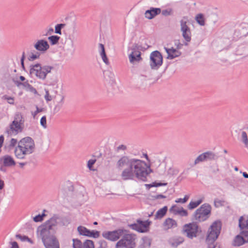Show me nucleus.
I'll return each instance as SVG.
<instances>
[{"instance_id": "obj_1", "label": "nucleus", "mask_w": 248, "mask_h": 248, "mask_svg": "<svg viewBox=\"0 0 248 248\" xmlns=\"http://www.w3.org/2000/svg\"><path fill=\"white\" fill-rule=\"evenodd\" d=\"M116 167L122 170L121 177L124 180H134L137 178L142 182L147 181V177L152 172V169L142 160L130 158L124 155L116 163Z\"/></svg>"}, {"instance_id": "obj_2", "label": "nucleus", "mask_w": 248, "mask_h": 248, "mask_svg": "<svg viewBox=\"0 0 248 248\" xmlns=\"http://www.w3.org/2000/svg\"><path fill=\"white\" fill-rule=\"evenodd\" d=\"M51 225L44 223L38 229L39 236L46 248H60L59 242L55 234L56 229L54 226L56 224L55 219L50 220Z\"/></svg>"}, {"instance_id": "obj_3", "label": "nucleus", "mask_w": 248, "mask_h": 248, "mask_svg": "<svg viewBox=\"0 0 248 248\" xmlns=\"http://www.w3.org/2000/svg\"><path fill=\"white\" fill-rule=\"evenodd\" d=\"M54 67L48 65H42L40 63H36L30 66V75L31 77L44 80L46 79L47 75L50 73Z\"/></svg>"}, {"instance_id": "obj_4", "label": "nucleus", "mask_w": 248, "mask_h": 248, "mask_svg": "<svg viewBox=\"0 0 248 248\" xmlns=\"http://www.w3.org/2000/svg\"><path fill=\"white\" fill-rule=\"evenodd\" d=\"M24 118L20 112L15 114L14 121L6 129V132L10 136L16 135L22 132L24 129Z\"/></svg>"}, {"instance_id": "obj_5", "label": "nucleus", "mask_w": 248, "mask_h": 248, "mask_svg": "<svg viewBox=\"0 0 248 248\" xmlns=\"http://www.w3.org/2000/svg\"><path fill=\"white\" fill-rule=\"evenodd\" d=\"M211 209V206L208 203L202 204L194 212L193 215V219L195 220L196 222L205 221L209 217Z\"/></svg>"}, {"instance_id": "obj_6", "label": "nucleus", "mask_w": 248, "mask_h": 248, "mask_svg": "<svg viewBox=\"0 0 248 248\" xmlns=\"http://www.w3.org/2000/svg\"><path fill=\"white\" fill-rule=\"evenodd\" d=\"M221 229V222L220 221H215L210 226L208 229L206 237V242L208 245L213 244L218 237Z\"/></svg>"}, {"instance_id": "obj_7", "label": "nucleus", "mask_w": 248, "mask_h": 248, "mask_svg": "<svg viewBox=\"0 0 248 248\" xmlns=\"http://www.w3.org/2000/svg\"><path fill=\"white\" fill-rule=\"evenodd\" d=\"M115 245V248H134L135 247L136 235L124 232Z\"/></svg>"}, {"instance_id": "obj_8", "label": "nucleus", "mask_w": 248, "mask_h": 248, "mask_svg": "<svg viewBox=\"0 0 248 248\" xmlns=\"http://www.w3.org/2000/svg\"><path fill=\"white\" fill-rule=\"evenodd\" d=\"M188 23H189V18L187 16H183L180 21V31L186 41L184 43L185 46H187L188 43L191 40V32L190 28L187 25Z\"/></svg>"}, {"instance_id": "obj_9", "label": "nucleus", "mask_w": 248, "mask_h": 248, "mask_svg": "<svg viewBox=\"0 0 248 248\" xmlns=\"http://www.w3.org/2000/svg\"><path fill=\"white\" fill-rule=\"evenodd\" d=\"M163 56L158 50L153 51L150 56V66L152 69L157 70L162 65Z\"/></svg>"}, {"instance_id": "obj_10", "label": "nucleus", "mask_w": 248, "mask_h": 248, "mask_svg": "<svg viewBox=\"0 0 248 248\" xmlns=\"http://www.w3.org/2000/svg\"><path fill=\"white\" fill-rule=\"evenodd\" d=\"M127 230L123 229H119L113 231H105L102 232V236L109 241H116L124 234L126 232Z\"/></svg>"}, {"instance_id": "obj_11", "label": "nucleus", "mask_w": 248, "mask_h": 248, "mask_svg": "<svg viewBox=\"0 0 248 248\" xmlns=\"http://www.w3.org/2000/svg\"><path fill=\"white\" fill-rule=\"evenodd\" d=\"M151 221L146 220L143 221L140 219L137 220L136 223L129 224L128 226L132 229L140 232H145L147 231V228L149 227Z\"/></svg>"}, {"instance_id": "obj_12", "label": "nucleus", "mask_w": 248, "mask_h": 248, "mask_svg": "<svg viewBox=\"0 0 248 248\" xmlns=\"http://www.w3.org/2000/svg\"><path fill=\"white\" fill-rule=\"evenodd\" d=\"M151 221L146 220L143 221L140 219L137 220L136 223L129 224L128 226L132 229L140 232H145L147 231V228L149 227Z\"/></svg>"}, {"instance_id": "obj_13", "label": "nucleus", "mask_w": 248, "mask_h": 248, "mask_svg": "<svg viewBox=\"0 0 248 248\" xmlns=\"http://www.w3.org/2000/svg\"><path fill=\"white\" fill-rule=\"evenodd\" d=\"M132 53L129 55V61L131 63H134L135 62H139L142 60L141 53L139 50L141 49V46L138 44H134L131 48Z\"/></svg>"}, {"instance_id": "obj_14", "label": "nucleus", "mask_w": 248, "mask_h": 248, "mask_svg": "<svg viewBox=\"0 0 248 248\" xmlns=\"http://www.w3.org/2000/svg\"><path fill=\"white\" fill-rule=\"evenodd\" d=\"M34 151H31V150L23 147L22 145L21 146H16L14 150L16 157L19 159H25L27 155H30Z\"/></svg>"}, {"instance_id": "obj_15", "label": "nucleus", "mask_w": 248, "mask_h": 248, "mask_svg": "<svg viewBox=\"0 0 248 248\" xmlns=\"http://www.w3.org/2000/svg\"><path fill=\"white\" fill-rule=\"evenodd\" d=\"M198 229V226L196 223H189L184 225L183 230L188 238H192L197 236Z\"/></svg>"}, {"instance_id": "obj_16", "label": "nucleus", "mask_w": 248, "mask_h": 248, "mask_svg": "<svg viewBox=\"0 0 248 248\" xmlns=\"http://www.w3.org/2000/svg\"><path fill=\"white\" fill-rule=\"evenodd\" d=\"M55 219L56 224L54 226V228L56 229L57 224H60L62 226H67L70 223V219L67 217H61L57 215H54L49 220H47L45 223L51 225L50 220L52 219Z\"/></svg>"}, {"instance_id": "obj_17", "label": "nucleus", "mask_w": 248, "mask_h": 248, "mask_svg": "<svg viewBox=\"0 0 248 248\" xmlns=\"http://www.w3.org/2000/svg\"><path fill=\"white\" fill-rule=\"evenodd\" d=\"M22 145L23 147L31 150V151H34L35 143L34 140L30 137L24 138L18 141L17 146H21Z\"/></svg>"}, {"instance_id": "obj_18", "label": "nucleus", "mask_w": 248, "mask_h": 248, "mask_svg": "<svg viewBox=\"0 0 248 248\" xmlns=\"http://www.w3.org/2000/svg\"><path fill=\"white\" fill-rule=\"evenodd\" d=\"M34 47L37 50L44 52L49 49V45L46 41L41 39L36 42Z\"/></svg>"}, {"instance_id": "obj_19", "label": "nucleus", "mask_w": 248, "mask_h": 248, "mask_svg": "<svg viewBox=\"0 0 248 248\" xmlns=\"http://www.w3.org/2000/svg\"><path fill=\"white\" fill-rule=\"evenodd\" d=\"M164 49L167 52L168 56L167 59L169 60H172L176 57L180 56L182 53L178 51L177 49L171 47L168 48L164 47Z\"/></svg>"}, {"instance_id": "obj_20", "label": "nucleus", "mask_w": 248, "mask_h": 248, "mask_svg": "<svg viewBox=\"0 0 248 248\" xmlns=\"http://www.w3.org/2000/svg\"><path fill=\"white\" fill-rule=\"evenodd\" d=\"M161 10L159 8L151 7L145 12V16L146 18L151 19L154 18L156 16L161 13Z\"/></svg>"}, {"instance_id": "obj_21", "label": "nucleus", "mask_w": 248, "mask_h": 248, "mask_svg": "<svg viewBox=\"0 0 248 248\" xmlns=\"http://www.w3.org/2000/svg\"><path fill=\"white\" fill-rule=\"evenodd\" d=\"M3 160V164L5 167H11L16 165L13 158L9 155H5L0 158Z\"/></svg>"}, {"instance_id": "obj_22", "label": "nucleus", "mask_w": 248, "mask_h": 248, "mask_svg": "<svg viewBox=\"0 0 248 248\" xmlns=\"http://www.w3.org/2000/svg\"><path fill=\"white\" fill-rule=\"evenodd\" d=\"M203 153L205 158V161L217 160L218 158V156L217 154L211 151H207Z\"/></svg>"}, {"instance_id": "obj_23", "label": "nucleus", "mask_w": 248, "mask_h": 248, "mask_svg": "<svg viewBox=\"0 0 248 248\" xmlns=\"http://www.w3.org/2000/svg\"><path fill=\"white\" fill-rule=\"evenodd\" d=\"M176 221L170 218H167L163 223V226L166 228V229H169L172 228L177 227Z\"/></svg>"}, {"instance_id": "obj_24", "label": "nucleus", "mask_w": 248, "mask_h": 248, "mask_svg": "<svg viewBox=\"0 0 248 248\" xmlns=\"http://www.w3.org/2000/svg\"><path fill=\"white\" fill-rule=\"evenodd\" d=\"M175 206H173L170 209V211L172 212L175 215H179L182 217H186L188 215V213L186 210H185L183 207L180 209H174Z\"/></svg>"}, {"instance_id": "obj_25", "label": "nucleus", "mask_w": 248, "mask_h": 248, "mask_svg": "<svg viewBox=\"0 0 248 248\" xmlns=\"http://www.w3.org/2000/svg\"><path fill=\"white\" fill-rule=\"evenodd\" d=\"M184 241V239L183 237H176L170 239L169 241V243L172 247L176 248L178 245L182 244Z\"/></svg>"}, {"instance_id": "obj_26", "label": "nucleus", "mask_w": 248, "mask_h": 248, "mask_svg": "<svg viewBox=\"0 0 248 248\" xmlns=\"http://www.w3.org/2000/svg\"><path fill=\"white\" fill-rule=\"evenodd\" d=\"M167 210L168 207L166 206L158 210L155 215V219L162 218L166 214Z\"/></svg>"}, {"instance_id": "obj_27", "label": "nucleus", "mask_w": 248, "mask_h": 248, "mask_svg": "<svg viewBox=\"0 0 248 248\" xmlns=\"http://www.w3.org/2000/svg\"><path fill=\"white\" fill-rule=\"evenodd\" d=\"M246 243L244 238L241 235H237L233 240V245L234 246H240Z\"/></svg>"}, {"instance_id": "obj_28", "label": "nucleus", "mask_w": 248, "mask_h": 248, "mask_svg": "<svg viewBox=\"0 0 248 248\" xmlns=\"http://www.w3.org/2000/svg\"><path fill=\"white\" fill-rule=\"evenodd\" d=\"M77 230L80 235L88 237L91 231L90 230L82 226H78L77 228Z\"/></svg>"}, {"instance_id": "obj_29", "label": "nucleus", "mask_w": 248, "mask_h": 248, "mask_svg": "<svg viewBox=\"0 0 248 248\" xmlns=\"http://www.w3.org/2000/svg\"><path fill=\"white\" fill-rule=\"evenodd\" d=\"M195 19L199 25L201 26H204L205 25L204 18L203 14H198L195 17Z\"/></svg>"}, {"instance_id": "obj_30", "label": "nucleus", "mask_w": 248, "mask_h": 248, "mask_svg": "<svg viewBox=\"0 0 248 248\" xmlns=\"http://www.w3.org/2000/svg\"><path fill=\"white\" fill-rule=\"evenodd\" d=\"M202 202V200H199L196 202H191L188 205V208L190 210L196 208Z\"/></svg>"}, {"instance_id": "obj_31", "label": "nucleus", "mask_w": 248, "mask_h": 248, "mask_svg": "<svg viewBox=\"0 0 248 248\" xmlns=\"http://www.w3.org/2000/svg\"><path fill=\"white\" fill-rule=\"evenodd\" d=\"M239 226L241 230H243L245 228L248 229V221L246 220L244 222V218L243 217H240L239 219Z\"/></svg>"}, {"instance_id": "obj_32", "label": "nucleus", "mask_w": 248, "mask_h": 248, "mask_svg": "<svg viewBox=\"0 0 248 248\" xmlns=\"http://www.w3.org/2000/svg\"><path fill=\"white\" fill-rule=\"evenodd\" d=\"M60 39V37L57 35H52L48 37V39L50 42L51 45H54L57 44L59 40Z\"/></svg>"}, {"instance_id": "obj_33", "label": "nucleus", "mask_w": 248, "mask_h": 248, "mask_svg": "<svg viewBox=\"0 0 248 248\" xmlns=\"http://www.w3.org/2000/svg\"><path fill=\"white\" fill-rule=\"evenodd\" d=\"M83 248H94V243L92 240H86L83 243Z\"/></svg>"}, {"instance_id": "obj_34", "label": "nucleus", "mask_w": 248, "mask_h": 248, "mask_svg": "<svg viewBox=\"0 0 248 248\" xmlns=\"http://www.w3.org/2000/svg\"><path fill=\"white\" fill-rule=\"evenodd\" d=\"M143 244L140 246L141 248H149L151 245V240L150 239L145 237L142 239Z\"/></svg>"}, {"instance_id": "obj_35", "label": "nucleus", "mask_w": 248, "mask_h": 248, "mask_svg": "<svg viewBox=\"0 0 248 248\" xmlns=\"http://www.w3.org/2000/svg\"><path fill=\"white\" fill-rule=\"evenodd\" d=\"M73 248H83V244L80 240L78 239H73Z\"/></svg>"}, {"instance_id": "obj_36", "label": "nucleus", "mask_w": 248, "mask_h": 248, "mask_svg": "<svg viewBox=\"0 0 248 248\" xmlns=\"http://www.w3.org/2000/svg\"><path fill=\"white\" fill-rule=\"evenodd\" d=\"M205 158L204 156L203 153L200 155L195 160L194 162V165L195 166L200 162H204Z\"/></svg>"}, {"instance_id": "obj_37", "label": "nucleus", "mask_w": 248, "mask_h": 248, "mask_svg": "<svg viewBox=\"0 0 248 248\" xmlns=\"http://www.w3.org/2000/svg\"><path fill=\"white\" fill-rule=\"evenodd\" d=\"M63 100H64V96H62V99L60 100V101L59 102V103L57 105H56L55 106V107L54 108V111L55 112H58L60 110V109L62 107V106L63 105Z\"/></svg>"}, {"instance_id": "obj_38", "label": "nucleus", "mask_w": 248, "mask_h": 248, "mask_svg": "<svg viewBox=\"0 0 248 248\" xmlns=\"http://www.w3.org/2000/svg\"><path fill=\"white\" fill-rule=\"evenodd\" d=\"M65 26V24H58L56 25L55 32L56 33L62 34L61 30Z\"/></svg>"}, {"instance_id": "obj_39", "label": "nucleus", "mask_w": 248, "mask_h": 248, "mask_svg": "<svg viewBox=\"0 0 248 248\" xmlns=\"http://www.w3.org/2000/svg\"><path fill=\"white\" fill-rule=\"evenodd\" d=\"M104 74L105 75V78H107V77H108L110 81L113 82L114 80V74L112 72L109 71H107L104 73Z\"/></svg>"}, {"instance_id": "obj_40", "label": "nucleus", "mask_w": 248, "mask_h": 248, "mask_svg": "<svg viewBox=\"0 0 248 248\" xmlns=\"http://www.w3.org/2000/svg\"><path fill=\"white\" fill-rule=\"evenodd\" d=\"M2 98L4 100H6L8 103L11 105H14L15 103L14 97L9 96L7 95H4L2 97Z\"/></svg>"}, {"instance_id": "obj_41", "label": "nucleus", "mask_w": 248, "mask_h": 248, "mask_svg": "<svg viewBox=\"0 0 248 248\" xmlns=\"http://www.w3.org/2000/svg\"><path fill=\"white\" fill-rule=\"evenodd\" d=\"M225 201L223 200H220L218 199H216L214 200V205L216 207H219L223 206L224 205Z\"/></svg>"}, {"instance_id": "obj_42", "label": "nucleus", "mask_w": 248, "mask_h": 248, "mask_svg": "<svg viewBox=\"0 0 248 248\" xmlns=\"http://www.w3.org/2000/svg\"><path fill=\"white\" fill-rule=\"evenodd\" d=\"M161 13L163 16H167L172 15L173 14V10L171 8H169L162 10Z\"/></svg>"}, {"instance_id": "obj_43", "label": "nucleus", "mask_w": 248, "mask_h": 248, "mask_svg": "<svg viewBox=\"0 0 248 248\" xmlns=\"http://www.w3.org/2000/svg\"><path fill=\"white\" fill-rule=\"evenodd\" d=\"M100 233L99 231L93 230L91 231L88 237H92L94 238H97L99 237Z\"/></svg>"}, {"instance_id": "obj_44", "label": "nucleus", "mask_w": 248, "mask_h": 248, "mask_svg": "<svg viewBox=\"0 0 248 248\" xmlns=\"http://www.w3.org/2000/svg\"><path fill=\"white\" fill-rule=\"evenodd\" d=\"M45 216H46V215L44 213H43L42 215L39 214L33 217V220L36 222L42 221Z\"/></svg>"}, {"instance_id": "obj_45", "label": "nucleus", "mask_w": 248, "mask_h": 248, "mask_svg": "<svg viewBox=\"0 0 248 248\" xmlns=\"http://www.w3.org/2000/svg\"><path fill=\"white\" fill-rule=\"evenodd\" d=\"M242 140L243 142L247 145L248 144V139L247 137V133L245 131L242 132Z\"/></svg>"}, {"instance_id": "obj_46", "label": "nucleus", "mask_w": 248, "mask_h": 248, "mask_svg": "<svg viewBox=\"0 0 248 248\" xmlns=\"http://www.w3.org/2000/svg\"><path fill=\"white\" fill-rule=\"evenodd\" d=\"M241 235L243 237L246 243L248 242V231H243L241 232Z\"/></svg>"}, {"instance_id": "obj_47", "label": "nucleus", "mask_w": 248, "mask_h": 248, "mask_svg": "<svg viewBox=\"0 0 248 248\" xmlns=\"http://www.w3.org/2000/svg\"><path fill=\"white\" fill-rule=\"evenodd\" d=\"M40 124L44 128H46V116H44L41 118L40 120Z\"/></svg>"}, {"instance_id": "obj_48", "label": "nucleus", "mask_w": 248, "mask_h": 248, "mask_svg": "<svg viewBox=\"0 0 248 248\" xmlns=\"http://www.w3.org/2000/svg\"><path fill=\"white\" fill-rule=\"evenodd\" d=\"M45 99L47 102L50 101L52 99V96L49 94V91L47 89H45Z\"/></svg>"}, {"instance_id": "obj_49", "label": "nucleus", "mask_w": 248, "mask_h": 248, "mask_svg": "<svg viewBox=\"0 0 248 248\" xmlns=\"http://www.w3.org/2000/svg\"><path fill=\"white\" fill-rule=\"evenodd\" d=\"M188 198H189V197L187 195H186L183 199L179 198V199H177L175 201V202H176V203H180V202L185 203L187 201Z\"/></svg>"}, {"instance_id": "obj_50", "label": "nucleus", "mask_w": 248, "mask_h": 248, "mask_svg": "<svg viewBox=\"0 0 248 248\" xmlns=\"http://www.w3.org/2000/svg\"><path fill=\"white\" fill-rule=\"evenodd\" d=\"M39 57V54L38 53L36 54H31L29 57V60L31 61H34Z\"/></svg>"}, {"instance_id": "obj_51", "label": "nucleus", "mask_w": 248, "mask_h": 248, "mask_svg": "<svg viewBox=\"0 0 248 248\" xmlns=\"http://www.w3.org/2000/svg\"><path fill=\"white\" fill-rule=\"evenodd\" d=\"M96 162V159H90L88 161V168L91 170L93 167V166Z\"/></svg>"}, {"instance_id": "obj_52", "label": "nucleus", "mask_w": 248, "mask_h": 248, "mask_svg": "<svg viewBox=\"0 0 248 248\" xmlns=\"http://www.w3.org/2000/svg\"><path fill=\"white\" fill-rule=\"evenodd\" d=\"M17 143V140L12 138L10 141L9 147L10 148L15 147Z\"/></svg>"}, {"instance_id": "obj_53", "label": "nucleus", "mask_w": 248, "mask_h": 248, "mask_svg": "<svg viewBox=\"0 0 248 248\" xmlns=\"http://www.w3.org/2000/svg\"><path fill=\"white\" fill-rule=\"evenodd\" d=\"M36 110L34 112H32V115L33 117L34 118L36 115L39 112L43 111V108H39L37 106H36Z\"/></svg>"}, {"instance_id": "obj_54", "label": "nucleus", "mask_w": 248, "mask_h": 248, "mask_svg": "<svg viewBox=\"0 0 248 248\" xmlns=\"http://www.w3.org/2000/svg\"><path fill=\"white\" fill-rule=\"evenodd\" d=\"M16 238L20 239L22 241H25L28 239V237L26 236H22L21 234H18L16 235Z\"/></svg>"}, {"instance_id": "obj_55", "label": "nucleus", "mask_w": 248, "mask_h": 248, "mask_svg": "<svg viewBox=\"0 0 248 248\" xmlns=\"http://www.w3.org/2000/svg\"><path fill=\"white\" fill-rule=\"evenodd\" d=\"M99 48L101 49V52H100L101 56L106 54V52H105L104 46L102 44H99Z\"/></svg>"}, {"instance_id": "obj_56", "label": "nucleus", "mask_w": 248, "mask_h": 248, "mask_svg": "<svg viewBox=\"0 0 248 248\" xmlns=\"http://www.w3.org/2000/svg\"><path fill=\"white\" fill-rule=\"evenodd\" d=\"M100 246L98 248H106L107 247V242L105 240H101L99 242Z\"/></svg>"}, {"instance_id": "obj_57", "label": "nucleus", "mask_w": 248, "mask_h": 248, "mask_svg": "<svg viewBox=\"0 0 248 248\" xmlns=\"http://www.w3.org/2000/svg\"><path fill=\"white\" fill-rule=\"evenodd\" d=\"M27 90L34 93V94H36L37 93L36 90L31 84Z\"/></svg>"}, {"instance_id": "obj_58", "label": "nucleus", "mask_w": 248, "mask_h": 248, "mask_svg": "<svg viewBox=\"0 0 248 248\" xmlns=\"http://www.w3.org/2000/svg\"><path fill=\"white\" fill-rule=\"evenodd\" d=\"M175 45L176 46V49H180L182 47L183 44H181L179 40H177L175 42Z\"/></svg>"}, {"instance_id": "obj_59", "label": "nucleus", "mask_w": 248, "mask_h": 248, "mask_svg": "<svg viewBox=\"0 0 248 248\" xmlns=\"http://www.w3.org/2000/svg\"><path fill=\"white\" fill-rule=\"evenodd\" d=\"M117 151H120V150L125 151L127 149V147L125 145L122 144V145H120L119 146H118L117 148Z\"/></svg>"}, {"instance_id": "obj_60", "label": "nucleus", "mask_w": 248, "mask_h": 248, "mask_svg": "<svg viewBox=\"0 0 248 248\" xmlns=\"http://www.w3.org/2000/svg\"><path fill=\"white\" fill-rule=\"evenodd\" d=\"M102 59V60L103 61V62L107 65H108L109 64V61H108V60L107 57V55L106 54L104 55H103L102 56H101Z\"/></svg>"}, {"instance_id": "obj_61", "label": "nucleus", "mask_w": 248, "mask_h": 248, "mask_svg": "<svg viewBox=\"0 0 248 248\" xmlns=\"http://www.w3.org/2000/svg\"><path fill=\"white\" fill-rule=\"evenodd\" d=\"M154 187H157V186H166L167 185V183H156V182H154Z\"/></svg>"}, {"instance_id": "obj_62", "label": "nucleus", "mask_w": 248, "mask_h": 248, "mask_svg": "<svg viewBox=\"0 0 248 248\" xmlns=\"http://www.w3.org/2000/svg\"><path fill=\"white\" fill-rule=\"evenodd\" d=\"M24 59H25V52H23V54H22V56L21 57V66L23 68V69L25 70V66H24Z\"/></svg>"}, {"instance_id": "obj_63", "label": "nucleus", "mask_w": 248, "mask_h": 248, "mask_svg": "<svg viewBox=\"0 0 248 248\" xmlns=\"http://www.w3.org/2000/svg\"><path fill=\"white\" fill-rule=\"evenodd\" d=\"M10 244L12 245L11 248H19L18 244L16 242H12Z\"/></svg>"}, {"instance_id": "obj_64", "label": "nucleus", "mask_w": 248, "mask_h": 248, "mask_svg": "<svg viewBox=\"0 0 248 248\" xmlns=\"http://www.w3.org/2000/svg\"><path fill=\"white\" fill-rule=\"evenodd\" d=\"M22 85L26 89L29 87L30 84L29 83L28 81H25L22 83Z\"/></svg>"}]
</instances>
